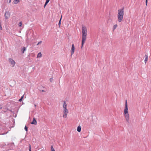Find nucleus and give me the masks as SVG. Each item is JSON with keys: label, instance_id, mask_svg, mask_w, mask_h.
<instances>
[{"label": "nucleus", "instance_id": "f257e3e1", "mask_svg": "<svg viewBox=\"0 0 151 151\" xmlns=\"http://www.w3.org/2000/svg\"><path fill=\"white\" fill-rule=\"evenodd\" d=\"M87 30L86 27L82 26V43L81 47L82 48L86 40L87 36Z\"/></svg>", "mask_w": 151, "mask_h": 151}, {"label": "nucleus", "instance_id": "f03ea898", "mask_svg": "<svg viewBox=\"0 0 151 151\" xmlns=\"http://www.w3.org/2000/svg\"><path fill=\"white\" fill-rule=\"evenodd\" d=\"M124 14V8L118 9L117 14V19L118 22H120L122 21Z\"/></svg>", "mask_w": 151, "mask_h": 151}, {"label": "nucleus", "instance_id": "7ed1b4c3", "mask_svg": "<svg viewBox=\"0 0 151 151\" xmlns=\"http://www.w3.org/2000/svg\"><path fill=\"white\" fill-rule=\"evenodd\" d=\"M124 113L126 120L127 122H129V115L128 112V105L127 100H126L125 101Z\"/></svg>", "mask_w": 151, "mask_h": 151}, {"label": "nucleus", "instance_id": "20e7f679", "mask_svg": "<svg viewBox=\"0 0 151 151\" xmlns=\"http://www.w3.org/2000/svg\"><path fill=\"white\" fill-rule=\"evenodd\" d=\"M63 111L68 113V111L67 108V104L65 101L63 104Z\"/></svg>", "mask_w": 151, "mask_h": 151}, {"label": "nucleus", "instance_id": "39448f33", "mask_svg": "<svg viewBox=\"0 0 151 151\" xmlns=\"http://www.w3.org/2000/svg\"><path fill=\"white\" fill-rule=\"evenodd\" d=\"M75 50V47L74 44L72 45V47L70 50V52L71 55H72L74 53Z\"/></svg>", "mask_w": 151, "mask_h": 151}, {"label": "nucleus", "instance_id": "423d86ee", "mask_svg": "<svg viewBox=\"0 0 151 151\" xmlns=\"http://www.w3.org/2000/svg\"><path fill=\"white\" fill-rule=\"evenodd\" d=\"M4 16L5 19H8L10 17V13L9 12H6Z\"/></svg>", "mask_w": 151, "mask_h": 151}, {"label": "nucleus", "instance_id": "0eeeda50", "mask_svg": "<svg viewBox=\"0 0 151 151\" xmlns=\"http://www.w3.org/2000/svg\"><path fill=\"white\" fill-rule=\"evenodd\" d=\"M9 60L10 63L12 65V66L13 67L15 64V62L11 58L9 59Z\"/></svg>", "mask_w": 151, "mask_h": 151}, {"label": "nucleus", "instance_id": "6e6552de", "mask_svg": "<svg viewBox=\"0 0 151 151\" xmlns=\"http://www.w3.org/2000/svg\"><path fill=\"white\" fill-rule=\"evenodd\" d=\"M63 118H67V115H68V112H65V111H63Z\"/></svg>", "mask_w": 151, "mask_h": 151}, {"label": "nucleus", "instance_id": "1a4fd4ad", "mask_svg": "<svg viewBox=\"0 0 151 151\" xmlns=\"http://www.w3.org/2000/svg\"><path fill=\"white\" fill-rule=\"evenodd\" d=\"M32 124H34L35 125H36L37 124V121L35 118L33 119L32 122L31 123Z\"/></svg>", "mask_w": 151, "mask_h": 151}, {"label": "nucleus", "instance_id": "9d476101", "mask_svg": "<svg viewBox=\"0 0 151 151\" xmlns=\"http://www.w3.org/2000/svg\"><path fill=\"white\" fill-rule=\"evenodd\" d=\"M145 63H146L147 61V60H148V56L147 55H145Z\"/></svg>", "mask_w": 151, "mask_h": 151}, {"label": "nucleus", "instance_id": "9b49d317", "mask_svg": "<svg viewBox=\"0 0 151 151\" xmlns=\"http://www.w3.org/2000/svg\"><path fill=\"white\" fill-rule=\"evenodd\" d=\"M77 130L79 132H80L81 131V127L80 126H78L77 129Z\"/></svg>", "mask_w": 151, "mask_h": 151}, {"label": "nucleus", "instance_id": "f8f14e48", "mask_svg": "<svg viewBox=\"0 0 151 151\" xmlns=\"http://www.w3.org/2000/svg\"><path fill=\"white\" fill-rule=\"evenodd\" d=\"M26 49L25 47H22L21 50V51L22 52V53H23L24 52V51L26 50Z\"/></svg>", "mask_w": 151, "mask_h": 151}, {"label": "nucleus", "instance_id": "ddd939ff", "mask_svg": "<svg viewBox=\"0 0 151 151\" xmlns=\"http://www.w3.org/2000/svg\"><path fill=\"white\" fill-rule=\"evenodd\" d=\"M19 2V0H14L13 3L14 4H17Z\"/></svg>", "mask_w": 151, "mask_h": 151}, {"label": "nucleus", "instance_id": "4468645a", "mask_svg": "<svg viewBox=\"0 0 151 151\" xmlns=\"http://www.w3.org/2000/svg\"><path fill=\"white\" fill-rule=\"evenodd\" d=\"M50 0H46V2L44 5V7L45 8L47 4L48 3Z\"/></svg>", "mask_w": 151, "mask_h": 151}, {"label": "nucleus", "instance_id": "2eb2a0df", "mask_svg": "<svg viewBox=\"0 0 151 151\" xmlns=\"http://www.w3.org/2000/svg\"><path fill=\"white\" fill-rule=\"evenodd\" d=\"M42 54L40 52L37 55V58H41L42 57Z\"/></svg>", "mask_w": 151, "mask_h": 151}, {"label": "nucleus", "instance_id": "dca6fc26", "mask_svg": "<svg viewBox=\"0 0 151 151\" xmlns=\"http://www.w3.org/2000/svg\"><path fill=\"white\" fill-rule=\"evenodd\" d=\"M62 16L61 15V18L60 19V21H59V23H58V25H59V27H60L61 21V19H62Z\"/></svg>", "mask_w": 151, "mask_h": 151}, {"label": "nucleus", "instance_id": "f3484780", "mask_svg": "<svg viewBox=\"0 0 151 151\" xmlns=\"http://www.w3.org/2000/svg\"><path fill=\"white\" fill-rule=\"evenodd\" d=\"M117 27V24H115V25H114L113 26V30H114Z\"/></svg>", "mask_w": 151, "mask_h": 151}, {"label": "nucleus", "instance_id": "a211bd4d", "mask_svg": "<svg viewBox=\"0 0 151 151\" xmlns=\"http://www.w3.org/2000/svg\"><path fill=\"white\" fill-rule=\"evenodd\" d=\"M24 95H23L21 97V98L19 99V101L21 102L22 101V99H23V98L24 97Z\"/></svg>", "mask_w": 151, "mask_h": 151}, {"label": "nucleus", "instance_id": "6ab92c4d", "mask_svg": "<svg viewBox=\"0 0 151 151\" xmlns=\"http://www.w3.org/2000/svg\"><path fill=\"white\" fill-rule=\"evenodd\" d=\"M51 151H55L52 146H51Z\"/></svg>", "mask_w": 151, "mask_h": 151}, {"label": "nucleus", "instance_id": "aec40b11", "mask_svg": "<svg viewBox=\"0 0 151 151\" xmlns=\"http://www.w3.org/2000/svg\"><path fill=\"white\" fill-rule=\"evenodd\" d=\"M22 25V22H20L19 24V27H21Z\"/></svg>", "mask_w": 151, "mask_h": 151}, {"label": "nucleus", "instance_id": "412c9836", "mask_svg": "<svg viewBox=\"0 0 151 151\" xmlns=\"http://www.w3.org/2000/svg\"><path fill=\"white\" fill-rule=\"evenodd\" d=\"M24 129L26 131H27V128L26 126L25 127Z\"/></svg>", "mask_w": 151, "mask_h": 151}, {"label": "nucleus", "instance_id": "4be33fe9", "mask_svg": "<svg viewBox=\"0 0 151 151\" xmlns=\"http://www.w3.org/2000/svg\"><path fill=\"white\" fill-rule=\"evenodd\" d=\"M29 150H31V146L30 144H29Z\"/></svg>", "mask_w": 151, "mask_h": 151}, {"label": "nucleus", "instance_id": "5701e85b", "mask_svg": "<svg viewBox=\"0 0 151 151\" xmlns=\"http://www.w3.org/2000/svg\"><path fill=\"white\" fill-rule=\"evenodd\" d=\"M146 5L147 6V0H146L145 1Z\"/></svg>", "mask_w": 151, "mask_h": 151}, {"label": "nucleus", "instance_id": "b1692460", "mask_svg": "<svg viewBox=\"0 0 151 151\" xmlns=\"http://www.w3.org/2000/svg\"><path fill=\"white\" fill-rule=\"evenodd\" d=\"M0 30H2V27L1 26V24H0Z\"/></svg>", "mask_w": 151, "mask_h": 151}, {"label": "nucleus", "instance_id": "393cba45", "mask_svg": "<svg viewBox=\"0 0 151 151\" xmlns=\"http://www.w3.org/2000/svg\"><path fill=\"white\" fill-rule=\"evenodd\" d=\"M42 42L41 41H40V42H39L37 44V45H38L41 44Z\"/></svg>", "mask_w": 151, "mask_h": 151}, {"label": "nucleus", "instance_id": "a878e982", "mask_svg": "<svg viewBox=\"0 0 151 151\" xmlns=\"http://www.w3.org/2000/svg\"><path fill=\"white\" fill-rule=\"evenodd\" d=\"M50 81H52V78H50Z\"/></svg>", "mask_w": 151, "mask_h": 151}, {"label": "nucleus", "instance_id": "bb28decb", "mask_svg": "<svg viewBox=\"0 0 151 151\" xmlns=\"http://www.w3.org/2000/svg\"><path fill=\"white\" fill-rule=\"evenodd\" d=\"M11 0H9V3H10L11 2Z\"/></svg>", "mask_w": 151, "mask_h": 151}, {"label": "nucleus", "instance_id": "cd10ccee", "mask_svg": "<svg viewBox=\"0 0 151 151\" xmlns=\"http://www.w3.org/2000/svg\"><path fill=\"white\" fill-rule=\"evenodd\" d=\"M1 24V21H0V24Z\"/></svg>", "mask_w": 151, "mask_h": 151}, {"label": "nucleus", "instance_id": "c85d7f7f", "mask_svg": "<svg viewBox=\"0 0 151 151\" xmlns=\"http://www.w3.org/2000/svg\"><path fill=\"white\" fill-rule=\"evenodd\" d=\"M29 151H31V150H29Z\"/></svg>", "mask_w": 151, "mask_h": 151}, {"label": "nucleus", "instance_id": "c756f323", "mask_svg": "<svg viewBox=\"0 0 151 151\" xmlns=\"http://www.w3.org/2000/svg\"><path fill=\"white\" fill-rule=\"evenodd\" d=\"M35 107H36V105H35Z\"/></svg>", "mask_w": 151, "mask_h": 151}, {"label": "nucleus", "instance_id": "7c9ffc66", "mask_svg": "<svg viewBox=\"0 0 151 151\" xmlns=\"http://www.w3.org/2000/svg\"><path fill=\"white\" fill-rule=\"evenodd\" d=\"M42 92H44V91L43 90H42Z\"/></svg>", "mask_w": 151, "mask_h": 151}, {"label": "nucleus", "instance_id": "2f4dec72", "mask_svg": "<svg viewBox=\"0 0 151 151\" xmlns=\"http://www.w3.org/2000/svg\"><path fill=\"white\" fill-rule=\"evenodd\" d=\"M8 132H6V134H7Z\"/></svg>", "mask_w": 151, "mask_h": 151}, {"label": "nucleus", "instance_id": "473e14b6", "mask_svg": "<svg viewBox=\"0 0 151 151\" xmlns=\"http://www.w3.org/2000/svg\"><path fill=\"white\" fill-rule=\"evenodd\" d=\"M1 109V108H0V109Z\"/></svg>", "mask_w": 151, "mask_h": 151}]
</instances>
